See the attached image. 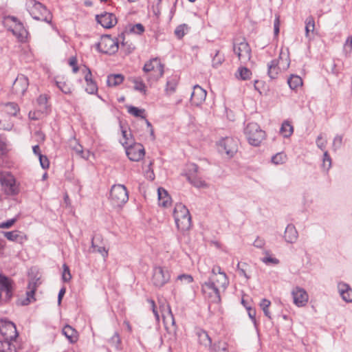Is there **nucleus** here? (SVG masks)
Returning <instances> with one entry per match:
<instances>
[{"instance_id":"nucleus-1","label":"nucleus","mask_w":352,"mask_h":352,"mask_svg":"<svg viewBox=\"0 0 352 352\" xmlns=\"http://www.w3.org/2000/svg\"><path fill=\"white\" fill-rule=\"evenodd\" d=\"M0 333L4 337V340H0V352H16L15 346L10 343V340L18 336L15 324L8 320L1 319Z\"/></svg>"},{"instance_id":"nucleus-2","label":"nucleus","mask_w":352,"mask_h":352,"mask_svg":"<svg viewBox=\"0 0 352 352\" xmlns=\"http://www.w3.org/2000/svg\"><path fill=\"white\" fill-rule=\"evenodd\" d=\"M142 69L147 74L146 80L151 86L163 76L164 65L158 58H153L146 62Z\"/></svg>"},{"instance_id":"nucleus-3","label":"nucleus","mask_w":352,"mask_h":352,"mask_svg":"<svg viewBox=\"0 0 352 352\" xmlns=\"http://www.w3.org/2000/svg\"><path fill=\"white\" fill-rule=\"evenodd\" d=\"M25 6L28 12L34 19L43 21L47 23L52 22V14L40 2L36 0H26Z\"/></svg>"},{"instance_id":"nucleus-4","label":"nucleus","mask_w":352,"mask_h":352,"mask_svg":"<svg viewBox=\"0 0 352 352\" xmlns=\"http://www.w3.org/2000/svg\"><path fill=\"white\" fill-rule=\"evenodd\" d=\"M173 217L178 230H188L191 227V217L188 209L182 204H176L173 210Z\"/></svg>"},{"instance_id":"nucleus-5","label":"nucleus","mask_w":352,"mask_h":352,"mask_svg":"<svg viewBox=\"0 0 352 352\" xmlns=\"http://www.w3.org/2000/svg\"><path fill=\"white\" fill-rule=\"evenodd\" d=\"M290 65L289 56V50L286 52L280 51L278 60H273L268 64V75L274 79L277 78L278 74L281 72L287 70Z\"/></svg>"},{"instance_id":"nucleus-6","label":"nucleus","mask_w":352,"mask_h":352,"mask_svg":"<svg viewBox=\"0 0 352 352\" xmlns=\"http://www.w3.org/2000/svg\"><path fill=\"white\" fill-rule=\"evenodd\" d=\"M245 134L248 142L254 146H259L265 138V131L255 122L247 124L245 129Z\"/></svg>"},{"instance_id":"nucleus-7","label":"nucleus","mask_w":352,"mask_h":352,"mask_svg":"<svg viewBox=\"0 0 352 352\" xmlns=\"http://www.w3.org/2000/svg\"><path fill=\"white\" fill-rule=\"evenodd\" d=\"M129 199L128 190L122 184H115L110 191V201L115 207H122Z\"/></svg>"},{"instance_id":"nucleus-8","label":"nucleus","mask_w":352,"mask_h":352,"mask_svg":"<svg viewBox=\"0 0 352 352\" xmlns=\"http://www.w3.org/2000/svg\"><path fill=\"white\" fill-rule=\"evenodd\" d=\"M96 48L103 54H113L119 48V41L116 38L105 35L101 37L100 41L96 45Z\"/></svg>"},{"instance_id":"nucleus-9","label":"nucleus","mask_w":352,"mask_h":352,"mask_svg":"<svg viewBox=\"0 0 352 352\" xmlns=\"http://www.w3.org/2000/svg\"><path fill=\"white\" fill-rule=\"evenodd\" d=\"M4 24L20 41H24L28 32L23 25L14 16H8L4 19Z\"/></svg>"},{"instance_id":"nucleus-10","label":"nucleus","mask_w":352,"mask_h":352,"mask_svg":"<svg viewBox=\"0 0 352 352\" xmlns=\"http://www.w3.org/2000/svg\"><path fill=\"white\" fill-rule=\"evenodd\" d=\"M0 183L3 191L8 195H14L19 192L14 177L9 173H0Z\"/></svg>"},{"instance_id":"nucleus-11","label":"nucleus","mask_w":352,"mask_h":352,"mask_svg":"<svg viewBox=\"0 0 352 352\" xmlns=\"http://www.w3.org/2000/svg\"><path fill=\"white\" fill-rule=\"evenodd\" d=\"M239 141L233 138H225L218 144L219 151L228 157H232L238 151Z\"/></svg>"},{"instance_id":"nucleus-12","label":"nucleus","mask_w":352,"mask_h":352,"mask_svg":"<svg viewBox=\"0 0 352 352\" xmlns=\"http://www.w3.org/2000/svg\"><path fill=\"white\" fill-rule=\"evenodd\" d=\"M170 276L169 271L162 267H155L153 269L152 283L157 287H161L168 283Z\"/></svg>"},{"instance_id":"nucleus-13","label":"nucleus","mask_w":352,"mask_h":352,"mask_svg":"<svg viewBox=\"0 0 352 352\" xmlns=\"http://www.w3.org/2000/svg\"><path fill=\"white\" fill-rule=\"evenodd\" d=\"M127 157L131 161L139 162L145 155V150L142 144L133 143L125 148Z\"/></svg>"},{"instance_id":"nucleus-14","label":"nucleus","mask_w":352,"mask_h":352,"mask_svg":"<svg viewBox=\"0 0 352 352\" xmlns=\"http://www.w3.org/2000/svg\"><path fill=\"white\" fill-rule=\"evenodd\" d=\"M294 304L298 307H303L309 301V295L306 290L299 286L294 287L292 292Z\"/></svg>"},{"instance_id":"nucleus-15","label":"nucleus","mask_w":352,"mask_h":352,"mask_svg":"<svg viewBox=\"0 0 352 352\" xmlns=\"http://www.w3.org/2000/svg\"><path fill=\"white\" fill-rule=\"evenodd\" d=\"M29 86V80L23 74H19L12 85V91L18 96H22L26 92Z\"/></svg>"},{"instance_id":"nucleus-16","label":"nucleus","mask_w":352,"mask_h":352,"mask_svg":"<svg viewBox=\"0 0 352 352\" xmlns=\"http://www.w3.org/2000/svg\"><path fill=\"white\" fill-rule=\"evenodd\" d=\"M202 291L206 296H207L212 302H219L221 300L220 293L221 291L216 287L214 283L210 280L204 283L202 285Z\"/></svg>"},{"instance_id":"nucleus-17","label":"nucleus","mask_w":352,"mask_h":352,"mask_svg":"<svg viewBox=\"0 0 352 352\" xmlns=\"http://www.w3.org/2000/svg\"><path fill=\"white\" fill-rule=\"evenodd\" d=\"M234 52L241 63H246L251 58V49L245 41L239 43L234 46Z\"/></svg>"},{"instance_id":"nucleus-18","label":"nucleus","mask_w":352,"mask_h":352,"mask_svg":"<svg viewBox=\"0 0 352 352\" xmlns=\"http://www.w3.org/2000/svg\"><path fill=\"white\" fill-rule=\"evenodd\" d=\"M206 91L201 87L198 85H195L190 97L192 104L195 106L201 104L206 100Z\"/></svg>"},{"instance_id":"nucleus-19","label":"nucleus","mask_w":352,"mask_h":352,"mask_svg":"<svg viewBox=\"0 0 352 352\" xmlns=\"http://www.w3.org/2000/svg\"><path fill=\"white\" fill-rule=\"evenodd\" d=\"M96 20L104 28H111L117 23L116 17L112 13L104 12L96 16Z\"/></svg>"},{"instance_id":"nucleus-20","label":"nucleus","mask_w":352,"mask_h":352,"mask_svg":"<svg viewBox=\"0 0 352 352\" xmlns=\"http://www.w3.org/2000/svg\"><path fill=\"white\" fill-rule=\"evenodd\" d=\"M337 288L342 299L347 302H352V288L351 286L342 281L338 283Z\"/></svg>"},{"instance_id":"nucleus-21","label":"nucleus","mask_w":352,"mask_h":352,"mask_svg":"<svg viewBox=\"0 0 352 352\" xmlns=\"http://www.w3.org/2000/svg\"><path fill=\"white\" fill-rule=\"evenodd\" d=\"M37 280H38L32 279L29 282L28 285V290L26 292V297L19 300L21 305H27L35 300L34 293L37 287Z\"/></svg>"},{"instance_id":"nucleus-22","label":"nucleus","mask_w":352,"mask_h":352,"mask_svg":"<svg viewBox=\"0 0 352 352\" xmlns=\"http://www.w3.org/2000/svg\"><path fill=\"white\" fill-rule=\"evenodd\" d=\"M209 280L213 283H214L216 287L221 292H224L229 285V280L226 273H218L215 276H211Z\"/></svg>"},{"instance_id":"nucleus-23","label":"nucleus","mask_w":352,"mask_h":352,"mask_svg":"<svg viewBox=\"0 0 352 352\" xmlns=\"http://www.w3.org/2000/svg\"><path fill=\"white\" fill-rule=\"evenodd\" d=\"M13 283L9 278L0 274V289L6 293V298L9 299L12 295Z\"/></svg>"},{"instance_id":"nucleus-24","label":"nucleus","mask_w":352,"mask_h":352,"mask_svg":"<svg viewBox=\"0 0 352 352\" xmlns=\"http://www.w3.org/2000/svg\"><path fill=\"white\" fill-rule=\"evenodd\" d=\"M285 241L288 243H294L298 238V233L296 227L293 224H288L285 230Z\"/></svg>"},{"instance_id":"nucleus-25","label":"nucleus","mask_w":352,"mask_h":352,"mask_svg":"<svg viewBox=\"0 0 352 352\" xmlns=\"http://www.w3.org/2000/svg\"><path fill=\"white\" fill-rule=\"evenodd\" d=\"M160 309L161 310L164 322L165 323L170 322L173 324H174L175 320L171 311L170 307L168 305H166L165 302H160Z\"/></svg>"},{"instance_id":"nucleus-26","label":"nucleus","mask_w":352,"mask_h":352,"mask_svg":"<svg viewBox=\"0 0 352 352\" xmlns=\"http://www.w3.org/2000/svg\"><path fill=\"white\" fill-rule=\"evenodd\" d=\"M159 206L166 208L171 204V198L168 192L163 188L157 189Z\"/></svg>"},{"instance_id":"nucleus-27","label":"nucleus","mask_w":352,"mask_h":352,"mask_svg":"<svg viewBox=\"0 0 352 352\" xmlns=\"http://www.w3.org/2000/svg\"><path fill=\"white\" fill-rule=\"evenodd\" d=\"M294 133V126L292 122L289 120H285L283 122L280 129V133L285 138H289Z\"/></svg>"},{"instance_id":"nucleus-28","label":"nucleus","mask_w":352,"mask_h":352,"mask_svg":"<svg viewBox=\"0 0 352 352\" xmlns=\"http://www.w3.org/2000/svg\"><path fill=\"white\" fill-rule=\"evenodd\" d=\"M63 333L71 343H74L78 340V332L69 325H65L63 329Z\"/></svg>"},{"instance_id":"nucleus-29","label":"nucleus","mask_w":352,"mask_h":352,"mask_svg":"<svg viewBox=\"0 0 352 352\" xmlns=\"http://www.w3.org/2000/svg\"><path fill=\"white\" fill-rule=\"evenodd\" d=\"M179 78L177 76H173L168 78L165 91L168 94H172L176 90Z\"/></svg>"},{"instance_id":"nucleus-30","label":"nucleus","mask_w":352,"mask_h":352,"mask_svg":"<svg viewBox=\"0 0 352 352\" xmlns=\"http://www.w3.org/2000/svg\"><path fill=\"white\" fill-rule=\"evenodd\" d=\"M196 333L198 338L199 342L201 344L205 346H211L212 340L206 331L202 329H199L197 331Z\"/></svg>"},{"instance_id":"nucleus-31","label":"nucleus","mask_w":352,"mask_h":352,"mask_svg":"<svg viewBox=\"0 0 352 352\" xmlns=\"http://www.w3.org/2000/svg\"><path fill=\"white\" fill-rule=\"evenodd\" d=\"M315 30V21L312 16H309L305 20V36L311 40L312 38L311 34Z\"/></svg>"},{"instance_id":"nucleus-32","label":"nucleus","mask_w":352,"mask_h":352,"mask_svg":"<svg viewBox=\"0 0 352 352\" xmlns=\"http://www.w3.org/2000/svg\"><path fill=\"white\" fill-rule=\"evenodd\" d=\"M289 87L293 90H296L302 85V78L297 75H291L287 80Z\"/></svg>"},{"instance_id":"nucleus-33","label":"nucleus","mask_w":352,"mask_h":352,"mask_svg":"<svg viewBox=\"0 0 352 352\" xmlns=\"http://www.w3.org/2000/svg\"><path fill=\"white\" fill-rule=\"evenodd\" d=\"M37 109L41 113H47V97L45 94L40 95L36 99Z\"/></svg>"},{"instance_id":"nucleus-34","label":"nucleus","mask_w":352,"mask_h":352,"mask_svg":"<svg viewBox=\"0 0 352 352\" xmlns=\"http://www.w3.org/2000/svg\"><path fill=\"white\" fill-rule=\"evenodd\" d=\"M124 80V76L121 74H111L107 77V85L109 87H116L120 85Z\"/></svg>"},{"instance_id":"nucleus-35","label":"nucleus","mask_w":352,"mask_h":352,"mask_svg":"<svg viewBox=\"0 0 352 352\" xmlns=\"http://www.w3.org/2000/svg\"><path fill=\"white\" fill-rule=\"evenodd\" d=\"M121 132H122V139L120 140V143L124 148H126L129 145L134 143L133 141V139H132L131 133L130 132L128 133V131L125 129H124L122 126H121Z\"/></svg>"},{"instance_id":"nucleus-36","label":"nucleus","mask_w":352,"mask_h":352,"mask_svg":"<svg viewBox=\"0 0 352 352\" xmlns=\"http://www.w3.org/2000/svg\"><path fill=\"white\" fill-rule=\"evenodd\" d=\"M252 75V72L250 69L245 67H240L238 68L237 72L235 74L236 78L245 80L250 79Z\"/></svg>"},{"instance_id":"nucleus-37","label":"nucleus","mask_w":352,"mask_h":352,"mask_svg":"<svg viewBox=\"0 0 352 352\" xmlns=\"http://www.w3.org/2000/svg\"><path fill=\"white\" fill-rule=\"evenodd\" d=\"M4 236L10 241H19L23 239V236L18 230H13L10 232H4Z\"/></svg>"},{"instance_id":"nucleus-38","label":"nucleus","mask_w":352,"mask_h":352,"mask_svg":"<svg viewBox=\"0 0 352 352\" xmlns=\"http://www.w3.org/2000/svg\"><path fill=\"white\" fill-rule=\"evenodd\" d=\"M287 161V155L283 152H280L272 157L271 162L275 165L284 164Z\"/></svg>"},{"instance_id":"nucleus-39","label":"nucleus","mask_w":352,"mask_h":352,"mask_svg":"<svg viewBox=\"0 0 352 352\" xmlns=\"http://www.w3.org/2000/svg\"><path fill=\"white\" fill-rule=\"evenodd\" d=\"M188 179L193 186L197 188H205L207 186L205 181L199 177H197V176H193L192 174L188 176Z\"/></svg>"},{"instance_id":"nucleus-40","label":"nucleus","mask_w":352,"mask_h":352,"mask_svg":"<svg viewBox=\"0 0 352 352\" xmlns=\"http://www.w3.org/2000/svg\"><path fill=\"white\" fill-rule=\"evenodd\" d=\"M56 85L63 93L65 94H70L72 93V87L71 84L65 81H56Z\"/></svg>"},{"instance_id":"nucleus-41","label":"nucleus","mask_w":352,"mask_h":352,"mask_svg":"<svg viewBox=\"0 0 352 352\" xmlns=\"http://www.w3.org/2000/svg\"><path fill=\"white\" fill-rule=\"evenodd\" d=\"M133 82L134 84V89L140 92H141L143 94H146V87L145 83L143 82V80L140 78H135L133 80Z\"/></svg>"},{"instance_id":"nucleus-42","label":"nucleus","mask_w":352,"mask_h":352,"mask_svg":"<svg viewBox=\"0 0 352 352\" xmlns=\"http://www.w3.org/2000/svg\"><path fill=\"white\" fill-rule=\"evenodd\" d=\"M352 52V36L346 38L343 45V53L346 57H349Z\"/></svg>"},{"instance_id":"nucleus-43","label":"nucleus","mask_w":352,"mask_h":352,"mask_svg":"<svg viewBox=\"0 0 352 352\" xmlns=\"http://www.w3.org/2000/svg\"><path fill=\"white\" fill-rule=\"evenodd\" d=\"M19 111V107L14 102H9L5 106V111L11 116H16Z\"/></svg>"},{"instance_id":"nucleus-44","label":"nucleus","mask_w":352,"mask_h":352,"mask_svg":"<svg viewBox=\"0 0 352 352\" xmlns=\"http://www.w3.org/2000/svg\"><path fill=\"white\" fill-rule=\"evenodd\" d=\"M10 150V144L6 138L0 136V153L1 155H6Z\"/></svg>"},{"instance_id":"nucleus-45","label":"nucleus","mask_w":352,"mask_h":352,"mask_svg":"<svg viewBox=\"0 0 352 352\" xmlns=\"http://www.w3.org/2000/svg\"><path fill=\"white\" fill-rule=\"evenodd\" d=\"M128 112L135 117L144 118V109L130 106L128 107Z\"/></svg>"},{"instance_id":"nucleus-46","label":"nucleus","mask_w":352,"mask_h":352,"mask_svg":"<svg viewBox=\"0 0 352 352\" xmlns=\"http://www.w3.org/2000/svg\"><path fill=\"white\" fill-rule=\"evenodd\" d=\"M86 91L89 94H95L98 91V86L94 80L86 82Z\"/></svg>"},{"instance_id":"nucleus-47","label":"nucleus","mask_w":352,"mask_h":352,"mask_svg":"<svg viewBox=\"0 0 352 352\" xmlns=\"http://www.w3.org/2000/svg\"><path fill=\"white\" fill-rule=\"evenodd\" d=\"M91 248L94 249V252L99 253L104 258H106L108 256V250L104 247L96 245L93 241L91 242Z\"/></svg>"},{"instance_id":"nucleus-48","label":"nucleus","mask_w":352,"mask_h":352,"mask_svg":"<svg viewBox=\"0 0 352 352\" xmlns=\"http://www.w3.org/2000/svg\"><path fill=\"white\" fill-rule=\"evenodd\" d=\"M270 305H271L270 301L269 300H267V299H265V298L261 300V302H260V307L263 309L265 316H267L269 318H271L270 312V311L268 309V308L270 306Z\"/></svg>"},{"instance_id":"nucleus-49","label":"nucleus","mask_w":352,"mask_h":352,"mask_svg":"<svg viewBox=\"0 0 352 352\" xmlns=\"http://www.w3.org/2000/svg\"><path fill=\"white\" fill-rule=\"evenodd\" d=\"M322 167L327 170L331 167V158L327 151H324L323 154Z\"/></svg>"},{"instance_id":"nucleus-50","label":"nucleus","mask_w":352,"mask_h":352,"mask_svg":"<svg viewBox=\"0 0 352 352\" xmlns=\"http://www.w3.org/2000/svg\"><path fill=\"white\" fill-rule=\"evenodd\" d=\"M327 144V139L323 134H320L316 138V145L322 151H324Z\"/></svg>"},{"instance_id":"nucleus-51","label":"nucleus","mask_w":352,"mask_h":352,"mask_svg":"<svg viewBox=\"0 0 352 352\" xmlns=\"http://www.w3.org/2000/svg\"><path fill=\"white\" fill-rule=\"evenodd\" d=\"M62 278L64 282H68L72 278V275L69 267L66 264L63 265Z\"/></svg>"},{"instance_id":"nucleus-52","label":"nucleus","mask_w":352,"mask_h":352,"mask_svg":"<svg viewBox=\"0 0 352 352\" xmlns=\"http://www.w3.org/2000/svg\"><path fill=\"white\" fill-rule=\"evenodd\" d=\"M177 280L180 281L182 284H189L193 281V278L190 274H181L177 276Z\"/></svg>"},{"instance_id":"nucleus-53","label":"nucleus","mask_w":352,"mask_h":352,"mask_svg":"<svg viewBox=\"0 0 352 352\" xmlns=\"http://www.w3.org/2000/svg\"><path fill=\"white\" fill-rule=\"evenodd\" d=\"M223 60L224 59L223 56L220 55L219 52L217 51L212 59V66L216 68L218 67L219 65H221Z\"/></svg>"},{"instance_id":"nucleus-54","label":"nucleus","mask_w":352,"mask_h":352,"mask_svg":"<svg viewBox=\"0 0 352 352\" xmlns=\"http://www.w3.org/2000/svg\"><path fill=\"white\" fill-rule=\"evenodd\" d=\"M261 261L263 263L265 264H273V265H277L279 263V260L271 256L270 255L267 254L261 258Z\"/></svg>"},{"instance_id":"nucleus-55","label":"nucleus","mask_w":352,"mask_h":352,"mask_svg":"<svg viewBox=\"0 0 352 352\" xmlns=\"http://www.w3.org/2000/svg\"><path fill=\"white\" fill-rule=\"evenodd\" d=\"M45 113L40 112L39 109H37L36 111H30L28 116H29L30 119L36 120H38V119L41 118Z\"/></svg>"},{"instance_id":"nucleus-56","label":"nucleus","mask_w":352,"mask_h":352,"mask_svg":"<svg viewBox=\"0 0 352 352\" xmlns=\"http://www.w3.org/2000/svg\"><path fill=\"white\" fill-rule=\"evenodd\" d=\"M342 144V137L341 135H336L333 140V148L334 151L338 150Z\"/></svg>"},{"instance_id":"nucleus-57","label":"nucleus","mask_w":352,"mask_h":352,"mask_svg":"<svg viewBox=\"0 0 352 352\" xmlns=\"http://www.w3.org/2000/svg\"><path fill=\"white\" fill-rule=\"evenodd\" d=\"M280 31V16L278 14L275 15V19L274 21V36H278Z\"/></svg>"},{"instance_id":"nucleus-58","label":"nucleus","mask_w":352,"mask_h":352,"mask_svg":"<svg viewBox=\"0 0 352 352\" xmlns=\"http://www.w3.org/2000/svg\"><path fill=\"white\" fill-rule=\"evenodd\" d=\"M38 158L41 167L44 169L48 168L50 166V162L47 157L42 154H39Z\"/></svg>"},{"instance_id":"nucleus-59","label":"nucleus","mask_w":352,"mask_h":352,"mask_svg":"<svg viewBox=\"0 0 352 352\" xmlns=\"http://www.w3.org/2000/svg\"><path fill=\"white\" fill-rule=\"evenodd\" d=\"M186 29V25L178 26L175 30V34L177 36V37L179 38H182L184 36V34H186V32H185Z\"/></svg>"},{"instance_id":"nucleus-60","label":"nucleus","mask_w":352,"mask_h":352,"mask_svg":"<svg viewBox=\"0 0 352 352\" xmlns=\"http://www.w3.org/2000/svg\"><path fill=\"white\" fill-rule=\"evenodd\" d=\"M214 351L215 352H228L226 343L218 342V344L215 345Z\"/></svg>"},{"instance_id":"nucleus-61","label":"nucleus","mask_w":352,"mask_h":352,"mask_svg":"<svg viewBox=\"0 0 352 352\" xmlns=\"http://www.w3.org/2000/svg\"><path fill=\"white\" fill-rule=\"evenodd\" d=\"M16 219L13 218V219H9L5 222H2L0 223V228H9L14 225V223L16 222Z\"/></svg>"},{"instance_id":"nucleus-62","label":"nucleus","mask_w":352,"mask_h":352,"mask_svg":"<svg viewBox=\"0 0 352 352\" xmlns=\"http://www.w3.org/2000/svg\"><path fill=\"white\" fill-rule=\"evenodd\" d=\"M82 71L83 72V73L85 74V82L91 81L93 80L91 72L88 67H87L86 66H84V68L82 69Z\"/></svg>"},{"instance_id":"nucleus-63","label":"nucleus","mask_w":352,"mask_h":352,"mask_svg":"<svg viewBox=\"0 0 352 352\" xmlns=\"http://www.w3.org/2000/svg\"><path fill=\"white\" fill-rule=\"evenodd\" d=\"M131 31L135 34H140L144 32V28L142 24L137 23L132 28Z\"/></svg>"},{"instance_id":"nucleus-64","label":"nucleus","mask_w":352,"mask_h":352,"mask_svg":"<svg viewBox=\"0 0 352 352\" xmlns=\"http://www.w3.org/2000/svg\"><path fill=\"white\" fill-rule=\"evenodd\" d=\"M198 166L195 164H191L188 166V170L187 176L188 177L190 174L193 176H196L195 174L197 173Z\"/></svg>"}]
</instances>
